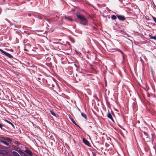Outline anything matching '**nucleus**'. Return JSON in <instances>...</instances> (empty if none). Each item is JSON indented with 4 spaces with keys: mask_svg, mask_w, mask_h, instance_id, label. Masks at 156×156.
Segmentation results:
<instances>
[{
    "mask_svg": "<svg viewBox=\"0 0 156 156\" xmlns=\"http://www.w3.org/2000/svg\"><path fill=\"white\" fill-rule=\"evenodd\" d=\"M76 15L77 19L80 21V23L84 25H86L87 22V20L86 17L82 14L76 13Z\"/></svg>",
    "mask_w": 156,
    "mask_h": 156,
    "instance_id": "nucleus-1",
    "label": "nucleus"
},
{
    "mask_svg": "<svg viewBox=\"0 0 156 156\" xmlns=\"http://www.w3.org/2000/svg\"><path fill=\"white\" fill-rule=\"evenodd\" d=\"M2 53L3 55H5L10 58H13V56L11 55L5 51L3 50V51H2Z\"/></svg>",
    "mask_w": 156,
    "mask_h": 156,
    "instance_id": "nucleus-2",
    "label": "nucleus"
},
{
    "mask_svg": "<svg viewBox=\"0 0 156 156\" xmlns=\"http://www.w3.org/2000/svg\"><path fill=\"white\" fill-rule=\"evenodd\" d=\"M117 18L120 20L124 21L126 19V18L123 16L122 15H117Z\"/></svg>",
    "mask_w": 156,
    "mask_h": 156,
    "instance_id": "nucleus-3",
    "label": "nucleus"
},
{
    "mask_svg": "<svg viewBox=\"0 0 156 156\" xmlns=\"http://www.w3.org/2000/svg\"><path fill=\"white\" fill-rule=\"evenodd\" d=\"M83 141L86 145L88 146H90V144L89 142L85 138L83 139Z\"/></svg>",
    "mask_w": 156,
    "mask_h": 156,
    "instance_id": "nucleus-4",
    "label": "nucleus"
},
{
    "mask_svg": "<svg viewBox=\"0 0 156 156\" xmlns=\"http://www.w3.org/2000/svg\"><path fill=\"white\" fill-rule=\"evenodd\" d=\"M107 117L110 119L112 121H114V119L112 118V115H111L109 111L108 112V113L107 114Z\"/></svg>",
    "mask_w": 156,
    "mask_h": 156,
    "instance_id": "nucleus-5",
    "label": "nucleus"
},
{
    "mask_svg": "<svg viewBox=\"0 0 156 156\" xmlns=\"http://www.w3.org/2000/svg\"><path fill=\"white\" fill-rule=\"evenodd\" d=\"M16 149H17V150L16 149H15V150L18 152L22 156L23 154L24 153L23 151L20 148H18L17 147H16Z\"/></svg>",
    "mask_w": 156,
    "mask_h": 156,
    "instance_id": "nucleus-6",
    "label": "nucleus"
},
{
    "mask_svg": "<svg viewBox=\"0 0 156 156\" xmlns=\"http://www.w3.org/2000/svg\"><path fill=\"white\" fill-rule=\"evenodd\" d=\"M46 83L49 85V87H54V85L52 83V82L51 81L49 83H48L47 80H45Z\"/></svg>",
    "mask_w": 156,
    "mask_h": 156,
    "instance_id": "nucleus-7",
    "label": "nucleus"
},
{
    "mask_svg": "<svg viewBox=\"0 0 156 156\" xmlns=\"http://www.w3.org/2000/svg\"><path fill=\"white\" fill-rule=\"evenodd\" d=\"M121 2L122 4H123L124 6H126L129 4V3L127 1H121Z\"/></svg>",
    "mask_w": 156,
    "mask_h": 156,
    "instance_id": "nucleus-8",
    "label": "nucleus"
},
{
    "mask_svg": "<svg viewBox=\"0 0 156 156\" xmlns=\"http://www.w3.org/2000/svg\"><path fill=\"white\" fill-rule=\"evenodd\" d=\"M25 152H26L27 154H29V155H32V153L31 152V151H30L29 150L27 149L25 151Z\"/></svg>",
    "mask_w": 156,
    "mask_h": 156,
    "instance_id": "nucleus-9",
    "label": "nucleus"
},
{
    "mask_svg": "<svg viewBox=\"0 0 156 156\" xmlns=\"http://www.w3.org/2000/svg\"><path fill=\"white\" fill-rule=\"evenodd\" d=\"M0 142H1L4 144H5V145L6 146H8L9 145V144L8 142H6L5 141H3V140H1L0 141Z\"/></svg>",
    "mask_w": 156,
    "mask_h": 156,
    "instance_id": "nucleus-10",
    "label": "nucleus"
},
{
    "mask_svg": "<svg viewBox=\"0 0 156 156\" xmlns=\"http://www.w3.org/2000/svg\"><path fill=\"white\" fill-rule=\"evenodd\" d=\"M12 154L15 156H20V155L15 151H13L12 152Z\"/></svg>",
    "mask_w": 156,
    "mask_h": 156,
    "instance_id": "nucleus-11",
    "label": "nucleus"
},
{
    "mask_svg": "<svg viewBox=\"0 0 156 156\" xmlns=\"http://www.w3.org/2000/svg\"><path fill=\"white\" fill-rule=\"evenodd\" d=\"M14 143L17 146H19V145L21 144L18 141H14Z\"/></svg>",
    "mask_w": 156,
    "mask_h": 156,
    "instance_id": "nucleus-12",
    "label": "nucleus"
},
{
    "mask_svg": "<svg viewBox=\"0 0 156 156\" xmlns=\"http://www.w3.org/2000/svg\"><path fill=\"white\" fill-rule=\"evenodd\" d=\"M149 36L150 37V39H154L155 40H156V36H152L151 35H149Z\"/></svg>",
    "mask_w": 156,
    "mask_h": 156,
    "instance_id": "nucleus-13",
    "label": "nucleus"
},
{
    "mask_svg": "<svg viewBox=\"0 0 156 156\" xmlns=\"http://www.w3.org/2000/svg\"><path fill=\"white\" fill-rule=\"evenodd\" d=\"M51 114L53 116L55 117H56V115L55 113L52 110H50L49 111Z\"/></svg>",
    "mask_w": 156,
    "mask_h": 156,
    "instance_id": "nucleus-14",
    "label": "nucleus"
},
{
    "mask_svg": "<svg viewBox=\"0 0 156 156\" xmlns=\"http://www.w3.org/2000/svg\"><path fill=\"white\" fill-rule=\"evenodd\" d=\"M81 115L86 119H87V116L84 113H81Z\"/></svg>",
    "mask_w": 156,
    "mask_h": 156,
    "instance_id": "nucleus-15",
    "label": "nucleus"
},
{
    "mask_svg": "<svg viewBox=\"0 0 156 156\" xmlns=\"http://www.w3.org/2000/svg\"><path fill=\"white\" fill-rule=\"evenodd\" d=\"M65 19L66 20H69V21H72L73 20L72 19L69 17H67L66 16Z\"/></svg>",
    "mask_w": 156,
    "mask_h": 156,
    "instance_id": "nucleus-16",
    "label": "nucleus"
},
{
    "mask_svg": "<svg viewBox=\"0 0 156 156\" xmlns=\"http://www.w3.org/2000/svg\"><path fill=\"white\" fill-rule=\"evenodd\" d=\"M5 140L7 141L8 142H11V139L9 138H6L5 139Z\"/></svg>",
    "mask_w": 156,
    "mask_h": 156,
    "instance_id": "nucleus-17",
    "label": "nucleus"
},
{
    "mask_svg": "<svg viewBox=\"0 0 156 156\" xmlns=\"http://www.w3.org/2000/svg\"><path fill=\"white\" fill-rule=\"evenodd\" d=\"M111 18L113 20H115L116 19V17L114 15H112L111 16Z\"/></svg>",
    "mask_w": 156,
    "mask_h": 156,
    "instance_id": "nucleus-18",
    "label": "nucleus"
},
{
    "mask_svg": "<svg viewBox=\"0 0 156 156\" xmlns=\"http://www.w3.org/2000/svg\"><path fill=\"white\" fill-rule=\"evenodd\" d=\"M72 120V122L74 124H75V125H76V126H79L78 125H77V124L76 123V122H75L73 119H72L71 120Z\"/></svg>",
    "mask_w": 156,
    "mask_h": 156,
    "instance_id": "nucleus-19",
    "label": "nucleus"
},
{
    "mask_svg": "<svg viewBox=\"0 0 156 156\" xmlns=\"http://www.w3.org/2000/svg\"><path fill=\"white\" fill-rule=\"evenodd\" d=\"M22 155L24 156H30L28 154H27L25 153L24 152Z\"/></svg>",
    "mask_w": 156,
    "mask_h": 156,
    "instance_id": "nucleus-20",
    "label": "nucleus"
},
{
    "mask_svg": "<svg viewBox=\"0 0 156 156\" xmlns=\"http://www.w3.org/2000/svg\"><path fill=\"white\" fill-rule=\"evenodd\" d=\"M152 18L154 22L156 23V18L152 16Z\"/></svg>",
    "mask_w": 156,
    "mask_h": 156,
    "instance_id": "nucleus-21",
    "label": "nucleus"
},
{
    "mask_svg": "<svg viewBox=\"0 0 156 156\" xmlns=\"http://www.w3.org/2000/svg\"><path fill=\"white\" fill-rule=\"evenodd\" d=\"M4 126L2 125L0 123V128L1 129H2V127L3 126Z\"/></svg>",
    "mask_w": 156,
    "mask_h": 156,
    "instance_id": "nucleus-22",
    "label": "nucleus"
},
{
    "mask_svg": "<svg viewBox=\"0 0 156 156\" xmlns=\"http://www.w3.org/2000/svg\"><path fill=\"white\" fill-rule=\"evenodd\" d=\"M5 121L10 124H11V123L10 122H9L7 120H5Z\"/></svg>",
    "mask_w": 156,
    "mask_h": 156,
    "instance_id": "nucleus-23",
    "label": "nucleus"
},
{
    "mask_svg": "<svg viewBox=\"0 0 156 156\" xmlns=\"http://www.w3.org/2000/svg\"><path fill=\"white\" fill-rule=\"evenodd\" d=\"M3 152V150H0V153H2Z\"/></svg>",
    "mask_w": 156,
    "mask_h": 156,
    "instance_id": "nucleus-24",
    "label": "nucleus"
},
{
    "mask_svg": "<svg viewBox=\"0 0 156 156\" xmlns=\"http://www.w3.org/2000/svg\"><path fill=\"white\" fill-rule=\"evenodd\" d=\"M10 125L12 126L13 127H14V125L11 123V124H10Z\"/></svg>",
    "mask_w": 156,
    "mask_h": 156,
    "instance_id": "nucleus-25",
    "label": "nucleus"
},
{
    "mask_svg": "<svg viewBox=\"0 0 156 156\" xmlns=\"http://www.w3.org/2000/svg\"><path fill=\"white\" fill-rule=\"evenodd\" d=\"M3 51V50H2V49H1L0 48V51L2 53V51Z\"/></svg>",
    "mask_w": 156,
    "mask_h": 156,
    "instance_id": "nucleus-26",
    "label": "nucleus"
},
{
    "mask_svg": "<svg viewBox=\"0 0 156 156\" xmlns=\"http://www.w3.org/2000/svg\"><path fill=\"white\" fill-rule=\"evenodd\" d=\"M137 123H138V124H139V123H140V121H139V120L137 121Z\"/></svg>",
    "mask_w": 156,
    "mask_h": 156,
    "instance_id": "nucleus-27",
    "label": "nucleus"
},
{
    "mask_svg": "<svg viewBox=\"0 0 156 156\" xmlns=\"http://www.w3.org/2000/svg\"><path fill=\"white\" fill-rule=\"evenodd\" d=\"M89 126L91 128H92V125H89Z\"/></svg>",
    "mask_w": 156,
    "mask_h": 156,
    "instance_id": "nucleus-28",
    "label": "nucleus"
},
{
    "mask_svg": "<svg viewBox=\"0 0 156 156\" xmlns=\"http://www.w3.org/2000/svg\"><path fill=\"white\" fill-rule=\"evenodd\" d=\"M38 79L39 80H41V78H38Z\"/></svg>",
    "mask_w": 156,
    "mask_h": 156,
    "instance_id": "nucleus-29",
    "label": "nucleus"
},
{
    "mask_svg": "<svg viewBox=\"0 0 156 156\" xmlns=\"http://www.w3.org/2000/svg\"><path fill=\"white\" fill-rule=\"evenodd\" d=\"M16 147H14V150H15V149H16L17 150V149H16Z\"/></svg>",
    "mask_w": 156,
    "mask_h": 156,
    "instance_id": "nucleus-30",
    "label": "nucleus"
},
{
    "mask_svg": "<svg viewBox=\"0 0 156 156\" xmlns=\"http://www.w3.org/2000/svg\"><path fill=\"white\" fill-rule=\"evenodd\" d=\"M119 51H120V52H121L122 53H123L121 51V50H119Z\"/></svg>",
    "mask_w": 156,
    "mask_h": 156,
    "instance_id": "nucleus-31",
    "label": "nucleus"
},
{
    "mask_svg": "<svg viewBox=\"0 0 156 156\" xmlns=\"http://www.w3.org/2000/svg\"><path fill=\"white\" fill-rule=\"evenodd\" d=\"M40 19H42V18H41V17H39V18Z\"/></svg>",
    "mask_w": 156,
    "mask_h": 156,
    "instance_id": "nucleus-32",
    "label": "nucleus"
},
{
    "mask_svg": "<svg viewBox=\"0 0 156 156\" xmlns=\"http://www.w3.org/2000/svg\"><path fill=\"white\" fill-rule=\"evenodd\" d=\"M125 7L127 8V7L125 6Z\"/></svg>",
    "mask_w": 156,
    "mask_h": 156,
    "instance_id": "nucleus-33",
    "label": "nucleus"
},
{
    "mask_svg": "<svg viewBox=\"0 0 156 156\" xmlns=\"http://www.w3.org/2000/svg\"><path fill=\"white\" fill-rule=\"evenodd\" d=\"M155 6L156 7V5H155Z\"/></svg>",
    "mask_w": 156,
    "mask_h": 156,
    "instance_id": "nucleus-34",
    "label": "nucleus"
},
{
    "mask_svg": "<svg viewBox=\"0 0 156 156\" xmlns=\"http://www.w3.org/2000/svg\"><path fill=\"white\" fill-rule=\"evenodd\" d=\"M94 156H96V155H94Z\"/></svg>",
    "mask_w": 156,
    "mask_h": 156,
    "instance_id": "nucleus-35",
    "label": "nucleus"
}]
</instances>
